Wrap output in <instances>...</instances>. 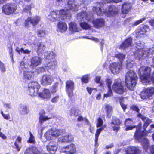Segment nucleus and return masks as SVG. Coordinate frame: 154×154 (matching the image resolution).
Listing matches in <instances>:
<instances>
[{"instance_id":"obj_60","label":"nucleus","mask_w":154,"mask_h":154,"mask_svg":"<svg viewBox=\"0 0 154 154\" xmlns=\"http://www.w3.org/2000/svg\"><path fill=\"white\" fill-rule=\"evenodd\" d=\"M96 88H91L89 87H87L86 88L87 90L90 94H91L93 90H96Z\"/></svg>"},{"instance_id":"obj_26","label":"nucleus","mask_w":154,"mask_h":154,"mask_svg":"<svg viewBox=\"0 0 154 154\" xmlns=\"http://www.w3.org/2000/svg\"><path fill=\"white\" fill-rule=\"evenodd\" d=\"M103 6V3L97 2L93 8V11L94 12H95L97 15L100 16L102 14V8Z\"/></svg>"},{"instance_id":"obj_31","label":"nucleus","mask_w":154,"mask_h":154,"mask_svg":"<svg viewBox=\"0 0 154 154\" xmlns=\"http://www.w3.org/2000/svg\"><path fill=\"white\" fill-rule=\"evenodd\" d=\"M73 139L72 135H67L61 137L59 138L58 140L60 142H68L72 141Z\"/></svg>"},{"instance_id":"obj_29","label":"nucleus","mask_w":154,"mask_h":154,"mask_svg":"<svg viewBox=\"0 0 154 154\" xmlns=\"http://www.w3.org/2000/svg\"><path fill=\"white\" fill-rule=\"evenodd\" d=\"M132 43V38L131 37H128L120 45L119 48L124 49L130 46Z\"/></svg>"},{"instance_id":"obj_56","label":"nucleus","mask_w":154,"mask_h":154,"mask_svg":"<svg viewBox=\"0 0 154 154\" xmlns=\"http://www.w3.org/2000/svg\"><path fill=\"white\" fill-rule=\"evenodd\" d=\"M0 70L2 72H5L6 71L5 65L2 63H0Z\"/></svg>"},{"instance_id":"obj_41","label":"nucleus","mask_w":154,"mask_h":154,"mask_svg":"<svg viewBox=\"0 0 154 154\" xmlns=\"http://www.w3.org/2000/svg\"><path fill=\"white\" fill-rule=\"evenodd\" d=\"M37 33L38 36L40 37H44L47 35L46 31L43 29L38 30L37 31Z\"/></svg>"},{"instance_id":"obj_62","label":"nucleus","mask_w":154,"mask_h":154,"mask_svg":"<svg viewBox=\"0 0 154 154\" xmlns=\"http://www.w3.org/2000/svg\"><path fill=\"white\" fill-rule=\"evenodd\" d=\"M101 77L100 76H96L95 79V82L97 83H100L101 85V84L100 82Z\"/></svg>"},{"instance_id":"obj_58","label":"nucleus","mask_w":154,"mask_h":154,"mask_svg":"<svg viewBox=\"0 0 154 154\" xmlns=\"http://www.w3.org/2000/svg\"><path fill=\"white\" fill-rule=\"evenodd\" d=\"M106 85L108 88H111V85L112 83V80L109 79H107L106 80Z\"/></svg>"},{"instance_id":"obj_52","label":"nucleus","mask_w":154,"mask_h":154,"mask_svg":"<svg viewBox=\"0 0 154 154\" xmlns=\"http://www.w3.org/2000/svg\"><path fill=\"white\" fill-rule=\"evenodd\" d=\"M62 69L64 72H67L69 71V68L66 64H64L62 66Z\"/></svg>"},{"instance_id":"obj_44","label":"nucleus","mask_w":154,"mask_h":154,"mask_svg":"<svg viewBox=\"0 0 154 154\" xmlns=\"http://www.w3.org/2000/svg\"><path fill=\"white\" fill-rule=\"evenodd\" d=\"M19 68L20 70H22L23 71V72L24 71L28 70V69L27 67V65L25 64L23 61H22L20 63Z\"/></svg>"},{"instance_id":"obj_47","label":"nucleus","mask_w":154,"mask_h":154,"mask_svg":"<svg viewBox=\"0 0 154 154\" xmlns=\"http://www.w3.org/2000/svg\"><path fill=\"white\" fill-rule=\"evenodd\" d=\"M146 18L145 17L143 18L140 20H137L136 21L132 23V25L133 26H137L139 24L142 23L145 20Z\"/></svg>"},{"instance_id":"obj_34","label":"nucleus","mask_w":154,"mask_h":154,"mask_svg":"<svg viewBox=\"0 0 154 154\" xmlns=\"http://www.w3.org/2000/svg\"><path fill=\"white\" fill-rule=\"evenodd\" d=\"M55 55V53L53 51H48L45 52L44 54V56L45 58L48 59L50 60L52 59V60L51 61H52L53 60L57 62L53 59Z\"/></svg>"},{"instance_id":"obj_33","label":"nucleus","mask_w":154,"mask_h":154,"mask_svg":"<svg viewBox=\"0 0 154 154\" xmlns=\"http://www.w3.org/2000/svg\"><path fill=\"white\" fill-rule=\"evenodd\" d=\"M41 154H42L41 153ZM24 154H40L35 147H32L27 148Z\"/></svg>"},{"instance_id":"obj_37","label":"nucleus","mask_w":154,"mask_h":154,"mask_svg":"<svg viewBox=\"0 0 154 154\" xmlns=\"http://www.w3.org/2000/svg\"><path fill=\"white\" fill-rule=\"evenodd\" d=\"M83 38L91 39L92 40L96 42H99L100 44L101 50L102 51L103 46L104 44V41L103 39H100V40H99L97 38L95 37H91V38H89L88 36L83 37Z\"/></svg>"},{"instance_id":"obj_55","label":"nucleus","mask_w":154,"mask_h":154,"mask_svg":"<svg viewBox=\"0 0 154 154\" xmlns=\"http://www.w3.org/2000/svg\"><path fill=\"white\" fill-rule=\"evenodd\" d=\"M59 99V95H57L54 96L51 100V102L53 103L57 102Z\"/></svg>"},{"instance_id":"obj_23","label":"nucleus","mask_w":154,"mask_h":154,"mask_svg":"<svg viewBox=\"0 0 154 154\" xmlns=\"http://www.w3.org/2000/svg\"><path fill=\"white\" fill-rule=\"evenodd\" d=\"M108 16H115L118 13L117 9L116 7L113 5L109 6L106 8L104 11Z\"/></svg>"},{"instance_id":"obj_57","label":"nucleus","mask_w":154,"mask_h":154,"mask_svg":"<svg viewBox=\"0 0 154 154\" xmlns=\"http://www.w3.org/2000/svg\"><path fill=\"white\" fill-rule=\"evenodd\" d=\"M131 109L133 111H135L137 112L139 111V109L138 107L136 105H133L130 107Z\"/></svg>"},{"instance_id":"obj_5","label":"nucleus","mask_w":154,"mask_h":154,"mask_svg":"<svg viewBox=\"0 0 154 154\" xmlns=\"http://www.w3.org/2000/svg\"><path fill=\"white\" fill-rule=\"evenodd\" d=\"M137 75L134 72L129 70L126 74L125 84L128 88L130 90H133L137 84Z\"/></svg>"},{"instance_id":"obj_43","label":"nucleus","mask_w":154,"mask_h":154,"mask_svg":"<svg viewBox=\"0 0 154 154\" xmlns=\"http://www.w3.org/2000/svg\"><path fill=\"white\" fill-rule=\"evenodd\" d=\"M58 83L56 82L52 86L51 88V91L52 93L56 92L58 90Z\"/></svg>"},{"instance_id":"obj_16","label":"nucleus","mask_w":154,"mask_h":154,"mask_svg":"<svg viewBox=\"0 0 154 154\" xmlns=\"http://www.w3.org/2000/svg\"><path fill=\"white\" fill-rule=\"evenodd\" d=\"M61 152L65 153L66 154H73L76 151L75 146L74 144H71L65 147L60 148Z\"/></svg>"},{"instance_id":"obj_38","label":"nucleus","mask_w":154,"mask_h":154,"mask_svg":"<svg viewBox=\"0 0 154 154\" xmlns=\"http://www.w3.org/2000/svg\"><path fill=\"white\" fill-rule=\"evenodd\" d=\"M15 50L19 54H20L21 53H23L24 54H29L31 51L28 49L24 50L23 48H20L18 47H17L15 49Z\"/></svg>"},{"instance_id":"obj_53","label":"nucleus","mask_w":154,"mask_h":154,"mask_svg":"<svg viewBox=\"0 0 154 154\" xmlns=\"http://www.w3.org/2000/svg\"><path fill=\"white\" fill-rule=\"evenodd\" d=\"M70 115L71 116H77L78 115V114L76 111L75 110V108H72L71 109Z\"/></svg>"},{"instance_id":"obj_32","label":"nucleus","mask_w":154,"mask_h":154,"mask_svg":"<svg viewBox=\"0 0 154 154\" xmlns=\"http://www.w3.org/2000/svg\"><path fill=\"white\" fill-rule=\"evenodd\" d=\"M132 5L131 3L128 2H125L122 5V11L124 14L128 13Z\"/></svg>"},{"instance_id":"obj_50","label":"nucleus","mask_w":154,"mask_h":154,"mask_svg":"<svg viewBox=\"0 0 154 154\" xmlns=\"http://www.w3.org/2000/svg\"><path fill=\"white\" fill-rule=\"evenodd\" d=\"M97 122L96 124V127L97 128H98L100 127H102V125H103V122L102 119L100 118L99 117L97 120Z\"/></svg>"},{"instance_id":"obj_27","label":"nucleus","mask_w":154,"mask_h":154,"mask_svg":"<svg viewBox=\"0 0 154 154\" xmlns=\"http://www.w3.org/2000/svg\"><path fill=\"white\" fill-rule=\"evenodd\" d=\"M90 18V17L88 16L86 12L85 11L78 13L77 15V19L79 21L85 20L88 21Z\"/></svg>"},{"instance_id":"obj_63","label":"nucleus","mask_w":154,"mask_h":154,"mask_svg":"<svg viewBox=\"0 0 154 154\" xmlns=\"http://www.w3.org/2000/svg\"><path fill=\"white\" fill-rule=\"evenodd\" d=\"M120 104L124 111H125L127 107V106L126 105L124 104L122 102H120Z\"/></svg>"},{"instance_id":"obj_21","label":"nucleus","mask_w":154,"mask_h":154,"mask_svg":"<svg viewBox=\"0 0 154 154\" xmlns=\"http://www.w3.org/2000/svg\"><path fill=\"white\" fill-rule=\"evenodd\" d=\"M57 145L56 142L51 141L46 146L47 150L50 154H55L57 148Z\"/></svg>"},{"instance_id":"obj_7","label":"nucleus","mask_w":154,"mask_h":154,"mask_svg":"<svg viewBox=\"0 0 154 154\" xmlns=\"http://www.w3.org/2000/svg\"><path fill=\"white\" fill-rule=\"evenodd\" d=\"M39 116L38 125H40V127L38 129V133L41 137L43 134L42 131L45 128V127L42 125L43 124L45 121L49 120L51 118L45 115V112L44 110H42L39 112Z\"/></svg>"},{"instance_id":"obj_18","label":"nucleus","mask_w":154,"mask_h":154,"mask_svg":"<svg viewBox=\"0 0 154 154\" xmlns=\"http://www.w3.org/2000/svg\"><path fill=\"white\" fill-rule=\"evenodd\" d=\"M40 20V18L38 16H35L32 17H28V19L25 21V26L28 27L29 23L33 26H35L38 23Z\"/></svg>"},{"instance_id":"obj_6","label":"nucleus","mask_w":154,"mask_h":154,"mask_svg":"<svg viewBox=\"0 0 154 154\" xmlns=\"http://www.w3.org/2000/svg\"><path fill=\"white\" fill-rule=\"evenodd\" d=\"M64 133V129L53 128L47 131L45 134L44 136L47 140H49L62 135Z\"/></svg>"},{"instance_id":"obj_39","label":"nucleus","mask_w":154,"mask_h":154,"mask_svg":"<svg viewBox=\"0 0 154 154\" xmlns=\"http://www.w3.org/2000/svg\"><path fill=\"white\" fill-rule=\"evenodd\" d=\"M29 111V109L25 105H22L20 109V112L22 115L27 114Z\"/></svg>"},{"instance_id":"obj_24","label":"nucleus","mask_w":154,"mask_h":154,"mask_svg":"<svg viewBox=\"0 0 154 154\" xmlns=\"http://www.w3.org/2000/svg\"><path fill=\"white\" fill-rule=\"evenodd\" d=\"M58 14V10L51 11L48 16V18L52 21L60 20V18Z\"/></svg>"},{"instance_id":"obj_64","label":"nucleus","mask_w":154,"mask_h":154,"mask_svg":"<svg viewBox=\"0 0 154 154\" xmlns=\"http://www.w3.org/2000/svg\"><path fill=\"white\" fill-rule=\"evenodd\" d=\"M2 116L5 119L8 120L10 119V116L9 114H4Z\"/></svg>"},{"instance_id":"obj_10","label":"nucleus","mask_w":154,"mask_h":154,"mask_svg":"<svg viewBox=\"0 0 154 154\" xmlns=\"http://www.w3.org/2000/svg\"><path fill=\"white\" fill-rule=\"evenodd\" d=\"M57 62L53 60L45 65L44 66L39 67L36 69V71L38 73L48 71L49 69L54 70L56 67Z\"/></svg>"},{"instance_id":"obj_42","label":"nucleus","mask_w":154,"mask_h":154,"mask_svg":"<svg viewBox=\"0 0 154 154\" xmlns=\"http://www.w3.org/2000/svg\"><path fill=\"white\" fill-rule=\"evenodd\" d=\"M115 56L120 61V63H122V62L125 58V55L122 53H119L116 54Z\"/></svg>"},{"instance_id":"obj_25","label":"nucleus","mask_w":154,"mask_h":154,"mask_svg":"<svg viewBox=\"0 0 154 154\" xmlns=\"http://www.w3.org/2000/svg\"><path fill=\"white\" fill-rule=\"evenodd\" d=\"M42 59L39 57L35 56L32 57L31 60V64L30 67L31 68L35 67L41 63Z\"/></svg>"},{"instance_id":"obj_61","label":"nucleus","mask_w":154,"mask_h":154,"mask_svg":"<svg viewBox=\"0 0 154 154\" xmlns=\"http://www.w3.org/2000/svg\"><path fill=\"white\" fill-rule=\"evenodd\" d=\"M4 107L7 109H11L12 106L10 103H5L4 104Z\"/></svg>"},{"instance_id":"obj_28","label":"nucleus","mask_w":154,"mask_h":154,"mask_svg":"<svg viewBox=\"0 0 154 154\" xmlns=\"http://www.w3.org/2000/svg\"><path fill=\"white\" fill-rule=\"evenodd\" d=\"M125 152L127 154H140V151L137 147L130 146L126 149Z\"/></svg>"},{"instance_id":"obj_48","label":"nucleus","mask_w":154,"mask_h":154,"mask_svg":"<svg viewBox=\"0 0 154 154\" xmlns=\"http://www.w3.org/2000/svg\"><path fill=\"white\" fill-rule=\"evenodd\" d=\"M29 133L30 137L27 142L28 143H34L35 142L34 137L30 131H29Z\"/></svg>"},{"instance_id":"obj_9","label":"nucleus","mask_w":154,"mask_h":154,"mask_svg":"<svg viewBox=\"0 0 154 154\" xmlns=\"http://www.w3.org/2000/svg\"><path fill=\"white\" fill-rule=\"evenodd\" d=\"M112 90L116 93L122 94L125 91V88L120 79L116 80L112 86Z\"/></svg>"},{"instance_id":"obj_30","label":"nucleus","mask_w":154,"mask_h":154,"mask_svg":"<svg viewBox=\"0 0 154 154\" xmlns=\"http://www.w3.org/2000/svg\"><path fill=\"white\" fill-rule=\"evenodd\" d=\"M34 75L33 72L28 71V70L24 71L23 72V79L25 81L26 80H30L33 78Z\"/></svg>"},{"instance_id":"obj_51","label":"nucleus","mask_w":154,"mask_h":154,"mask_svg":"<svg viewBox=\"0 0 154 154\" xmlns=\"http://www.w3.org/2000/svg\"><path fill=\"white\" fill-rule=\"evenodd\" d=\"M31 6L30 5H27L23 9V12H26L27 13L29 12L30 14L31 13L30 9Z\"/></svg>"},{"instance_id":"obj_8","label":"nucleus","mask_w":154,"mask_h":154,"mask_svg":"<svg viewBox=\"0 0 154 154\" xmlns=\"http://www.w3.org/2000/svg\"><path fill=\"white\" fill-rule=\"evenodd\" d=\"M150 29L148 26L145 25H140L136 30V35L137 37H141L143 36H147Z\"/></svg>"},{"instance_id":"obj_36","label":"nucleus","mask_w":154,"mask_h":154,"mask_svg":"<svg viewBox=\"0 0 154 154\" xmlns=\"http://www.w3.org/2000/svg\"><path fill=\"white\" fill-rule=\"evenodd\" d=\"M57 26L61 32L66 31L67 29V26L66 23L62 22H59L57 24Z\"/></svg>"},{"instance_id":"obj_2","label":"nucleus","mask_w":154,"mask_h":154,"mask_svg":"<svg viewBox=\"0 0 154 154\" xmlns=\"http://www.w3.org/2000/svg\"><path fill=\"white\" fill-rule=\"evenodd\" d=\"M40 86L36 81H32L28 85V92L31 96H35L38 95L41 98L49 99L51 96V92L48 89L45 88L41 93H39L38 90Z\"/></svg>"},{"instance_id":"obj_3","label":"nucleus","mask_w":154,"mask_h":154,"mask_svg":"<svg viewBox=\"0 0 154 154\" xmlns=\"http://www.w3.org/2000/svg\"><path fill=\"white\" fill-rule=\"evenodd\" d=\"M137 116L145 122L143 128L141 127L142 124L140 122L139 123L136 127V131L134 137L136 139L140 140L143 137L146 135L147 133L151 132V129L147 131L146 129L152 121L151 119L143 116L140 113H138Z\"/></svg>"},{"instance_id":"obj_40","label":"nucleus","mask_w":154,"mask_h":154,"mask_svg":"<svg viewBox=\"0 0 154 154\" xmlns=\"http://www.w3.org/2000/svg\"><path fill=\"white\" fill-rule=\"evenodd\" d=\"M105 109L107 114V117L110 118L112 112V107L109 105H107L105 106Z\"/></svg>"},{"instance_id":"obj_12","label":"nucleus","mask_w":154,"mask_h":154,"mask_svg":"<svg viewBox=\"0 0 154 154\" xmlns=\"http://www.w3.org/2000/svg\"><path fill=\"white\" fill-rule=\"evenodd\" d=\"M144 136L140 140L142 139H143L142 141V145L143 146L144 149H145L146 152H149L148 150L149 149V151L151 154H154V145H152L149 146V142L148 140L144 137ZM152 137L154 142V133L152 135Z\"/></svg>"},{"instance_id":"obj_35","label":"nucleus","mask_w":154,"mask_h":154,"mask_svg":"<svg viewBox=\"0 0 154 154\" xmlns=\"http://www.w3.org/2000/svg\"><path fill=\"white\" fill-rule=\"evenodd\" d=\"M69 29L72 32H76L79 31V29L77 28L76 23L73 22L69 24Z\"/></svg>"},{"instance_id":"obj_17","label":"nucleus","mask_w":154,"mask_h":154,"mask_svg":"<svg viewBox=\"0 0 154 154\" xmlns=\"http://www.w3.org/2000/svg\"><path fill=\"white\" fill-rule=\"evenodd\" d=\"M122 63L114 62L110 66V69L112 72L114 74L119 73L122 69Z\"/></svg>"},{"instance_id":"obj_54","label":"nucleus","mask_w":154,"mask_h":154,"mask_svg":"<svg viewBox=\"0 0 154 154\" xmlns=\"http://www.w3.org/2000/svg\"><path fill=\"white\" fill-rule=\"evenodd\" d=\"M133 124V122L131 119L130 118L126 119L125 122V125H132Z\"/></svg>"},{"instance_id":"obj_59","label":"nucleus","mask_w":154,"mask_h":154,"mask_svg":"<svg viewBox=\"0 0 154 154\" xmlns=\"http://www.w3.org/2000/svg\"><path fill=\"white\" fill-rule=\"evenodd\" d=\"M125 126H126V131H128L129 130H132L133 128L136 127V126L135 125L131 126L129 125H127Z\"/></svg>"},{"instance_id":"obj_14","label":"nucleus","mask_w":154,"mask_h":154,"mask_svg":"<svg viewBox=\"0 0 154 154\" xmlns=\"http://www.w3.org/2000/svg\"><path fill=\"white\" fill-rule=\"evenodd\" d=\"M154 94V87H149L144 88L141 92L140 96L143 99H149Z\"/></svg>"},{"instance_id":"obj_45","label":"nucleus","mask_w":154,"mask_h":154,"mask_svg":"<svg viewBox=\"0 0 154 154\" xmlns=\"http://www.w3.org/2000/svg\"><path fill=\"white\" fill-rule=\"evenodd\" d=\"M80 25L82 28L85 29H88L91 28L90 25L85 22H81Z\"/></svg>"},{"instance_id":"obj_22","label":"nucleus","mask_w":154,"mask_h":154,"mask_svg":"<svg viewBox=\"0 0 154 154\" xmlns=\"http://www.w3.org/2000/svg\"><path fill=\"white\" fill-rule=\"evenodd\" d=\"M92 23L94 27L98 29L103 27L105 25V22L104 19L100 18L94 19Z\"/></svg>"},{"instance_id":"obj_46","label":"nucleus","mask_w":154,"mask_h":154,"mask_svg":"<svg viewBox=\"0 0 154 154\" xmlns=\"http://www.w3.org/2000/svg\"><path fill=\"white\" fill-rule=\"evenodd\" d=\"M104 128L105 127L104 126H102L100 127V128L96 130L95 134V138L97 140V139H98V137L101 131L104 129Z\"/></svg>"},{"instance_id":"obj_11","label":"nucleus","mask_w":154,"mask_h":154,"mask_svg":"<svg viewBox=\"0 0 154 154\" xmlns=\"http://www.w3.org/2000/svg\"><path fill=\"white\" fill-rule=\"evenodd\" d=\"M17 9V5L14 3L6 4L2 8V12L6 15L11 14L14 13Z\"/></svg>"},{"instance_id":"obj_1","label":"nucleus","mask_w":154,"mask_h":154,"mask_svg":"<svg viewBox=\"0 0 154 154\" xmlns=\"http://www.w3.org/2000/svg\"><path fill=\"white\" fill-rule=\"evenodd\" d=\"M79 1L80 3L76 5L75 0H69L67 4L68 9H62L58 11L60 20L69 19L71 16V11L76 12L79 8V7L81 8H85L86 5H88L90 2V0Z\"/></svg>"},{"instance_id":"obj_4","label":"nucleus","mask_w":154,"mask_h":154,"mask_svg":"<svg viewBox=\"0 0 154 154\" xmlns=\"http://www.w3.org/2000/svg\"><path fill=\"white\" fill-rule=\"evenodd\" d=\"M135 44H134V46L136 47L137 49L136 51L134 53V55L135 58L138 60L144 59L145 56H146L147 53H145V51H148V49L146 50H144V42L139 39H137L135 41Z\"/></svg>"},{"instance_id":"obj_19","label":"nucleus","mask_w":154,"mask_h":154,"mask_svg":"<svg viewBox=\"0 0 154 154\" xmlns=\"http://www.w3.org/2000/svg\"><path fill=\"white\" fill-rule=\"evenodd\" d=\"M32 38L34 40L33 44L34 45L35 50H36L37 53L38 54L39 53H42L43 51L45 48L44 45L43 43L41 42H37L38 41L35 36H33L32 37Z\"/></svg>"},{"instance_id":"obj_13","label":"nucleus","mask_w":154,"mask_h":154,"mask_svg":"<svg viewBox=\"0 0 154 154\" xmlns=\"http://www.w3.org/2000/svg\"><path fill=\"white\" fill-rule=\"evenodd\" d=\"M122 121L117 117L113 116L110 123V126L112 128L113 131L117 132L120 128V125Z\"/></svg>"},{"instance_id":"obj_49","label":"nucleus","mask_w":154,"mask_h":154,"mask_svg":"<svg viewBox=\"0 0 154 154\" xmlns=\"http://www.w3.org/2000/svg\"><path fill=\"white\" fill-rule=\"evenodd\" d=\"M89 76V75H85L83 76L81 79L82 82L85 83H88V82Z\"/></svg>"},{"instance_id":"obj_15","label":"nucleus","mask_w":154,"mask_h":154,"mask_svg":"<svg viewBox=\"0 0 154 154\" xmlns=\"http://www.w3.org/2000/svg\"><path fill=\"white\" fill-rule=\"evenodd\" d=\"M74 84L73 82L71 80L67 81L66 82V90L69 97L71 100L73 96Z\"/></svg>"},{"instance_id":"obj_20","label":"nucleus","mask_w":154,"mask_h":154,"mask_svg":"<svg viewBox=\"0 0 154 154\" xmlns=\"http://www.w3.org/2000/svg\"><path fill=\"white\" fill-rule=\"evenodd\" d=\"M53 81V78L51 75L45 74L42 76L41 82L42 85L46 86L51 85Z\"/></svg>"}]
</instances>
